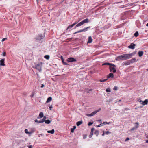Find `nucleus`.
<instances>
[{
	"mask_svg": "<svg viewBox=\"0 0 148 148\" xmlns=\"http://www.w3.org/2000/svg\"><path fill=\"white\" fill-rule=\"evenodd\" d=\"M67 61L69 62H73L76 61V60L73 58L71 57L67 59Z\"/></svg>",
	"mask_w": 148,
	"mask_h": 148,
	"instance_id": "5",
	"label": "nucleus"
},
{
	"mask_svg": "<svg viewBox=\"0 0 148 148\" xmlns=\"http://www.w3.org/2000/svg\"><path fill=\"white\" fill-rule=\"evenodd\" d=\"M62 62L63 63L64 62V60L63 59H62Z\"/></svg>",
	"mask_w": 148,
	"mask_h": 148,
	"instance_id": "54",
	"label": "nucleus"
},
{
	"mask_svg": "<svg viewBox=\"0 0 148 148\" xmlns=\"http://www.w3.org/2000/svg\"><path fill=\"white\" fill-rule=\"evenodd\" d=\"M86 115L87 116H93L92 114H91V113L90 114H86Z\"/></svg>",
	"mask_w": 148,
	"mask_h": 148,
	"instance_id": "38",
	"label": "nucleus"
},
{
	"mask_svg": "<svg viewBox=\"0 0 148 148\" xmlns=\"http://www.w3.org/2000/svg\"><path fill=\"white\" fill-rule=\"evenodd\" d=\"M121 101V100H119V101Z\"/></svg>",
	"mask_w": 148,
	"mask_h": 148,
	"instance_id": "58",
	"label": "nucleus"
},
{
	"mask_svg": "<svg viewBox=\"0 0 148 148\" xmlns=\"http://www.w3.org/2000/svg\"><path fill=\"white\" fill-rule=\"evenodd\" d=\"M140 103L143 105H145L147 104L148 101L147 99L145 100L144 101L140 100Z\"/></svg>",
	"mask_w": 148,
	"mask_h": 148,
	"instance_id": "4",
	"label": "nucleus"
},
{
	"mask_svg": "<svg viewBox=\"0 0 148 148\" xmlns=\"http://www.w3.org/2000/svg\"><path fill=\"white\" fill-rule=\"evenodd\" d=\"M147 100H148V99Z\"/></svg>",
	"mask_w": 148,
	"mask_h": 148,
	"instance_id": "60",
	"label": "nucleus"
},
{
	"mask_svg": "<svg viewBox=\"0 0 148 148\" xmlns=\"http://www.w3.org/2000/svg\"><path fill=\"white\" fill-rule=\"evenodd\" d=\"M52 100V98L51 97H48L47 98V99L46 101V103H48L50 102Z\"/></svg>",
	"mask_w": 148,
	"mask_h": 148,
	"instance_id": "16",
	"label": "nucleus"
},
{
	"mask_svg": "<svg viewBox=\"0 0 148 148\" xmlns=\"http://www.w3.org/2000/svg\"><path fill=\"white\" fill-rule=\"evenodd\" d=\"M97 121L99 122H101L102 121L101 120H97Z\"/></svg>",
	"mask_w": 148,
	"mask_h": 148,
	"instance_id": "52",
	"label": "nucleus"
},
{
	"mask_svg": "<svg viewBox=\"0 0 148 148\" xmlns=\"http://www.w3.org/2000/svg\"><path fill=\"white\" fill-rule=\"evenodd\" d=\"M63 64H64L65 65L67 64L66 62H63Z\"/></svg>",
	"mask_w": 148,
	"mask_h": 148,
	"instance_id": "53",
	"label": "nucleus"
},
{
	"mask_svg": "<svg viewBox=\"0 0 148 148\" xmlns=\"http://www.w3.org/2000/svg\"><path fill=\"white\" fill-rule=\"evenodd\" d=\"M2 55L3 56H5V55H6V53L5 52H3L2 54Z\"/></svg>",
	"mask_w": 148,
	"mask_h": 148,
	"instance_id": "40",
	"label": "nucleus"
},
{
	"mask_svg": "<svg viewBox=\"0 0 148 148\" xmlns=\"http://www.w3.org/2000/svg\"><path fill=\"white\" fill-rule=\"evenodd\" d=\"M83 25V24L82 23V21L81 22H80L76 26V27H78L82 25Z\"/></svg>",
	"mask_w": 148,
	"mask_h": 148,
	"instance_id": "19",
	"label": "nucleus"
},
{
	"mask_svg": "<svg viewBox=\"0 0 148 148\" xmlns=\"http://www.w3.org/2000/svg\"><path fill=\"white\" fill-rule=\"evenodd\" d=\"M40 136H44V134H39V135H38V136L39 137H40Z\"/></svg>",
	"mask_w": 148,
	"mask_h": 148,
	"instance_id": "43",
	"label": "nucleus"
},
{
	"mask_svg": "<svg viewBox=\"0 0 148 148\" xmlns=\"http://www.w3.org/2000/svg\"><path fill=\"white\" fill-rule=\"evenodd\" d=\"M25 132L27 134H31V132H29L28 131V130L26 129L25 130Z\"/></svg>",
	"mask_w": 148,
	"mask_h": 148,
	"instance_id": "26",
	"label": "nucleus"
},
{
	"mask_svg": "<svg viewBox=\"0 0 148 148\" xmlns=\"http://www.w3.org/2000/svg\"><path fill=\"white\" fill-rule=\"evenodd\" d=\"M108 64V65H112V66H115V65L113 64H111V63H106L104 64Z\"/></svg>",
	"mask_w": 148,
	"mask_h": 148,
	"instance_id": "31",
	"label": "nucleus"
},
{
	"mask_svg": "<svg viewBox=\"0 0 148 148\" xmlns=\"http://www.w3.org/2000/svg\"><path fill=\"white\" fill-rule=\"evenodd\" d=\"M42 63L41 62L35 65V68L39 72H40L42 71Z\"/></svg>",
	"mask_w": 148,
	"mask_h": 148,
	"instance_id": "2",
	"label": "nucleus"
},
{
	"mask_svg": "<svg viewBox=\"0 0 148 148\" xmlns=\"http://www.w3.org/2000/svg\"><path fill=\"white\" fill-rule=\"evenodd\" d=\"M138 35V31H136L134 34V36L135 37H137Z\"/></svg>",
	"mask_w": 148,
	"mask_h": 148,
	"instance_id": "27",
	"label": "nucleus"
},
{
	"mask_svg": "<svg viewBox=\"0 0 148 148\" xmlns=\"http://www.w3.org/2000/svg\"><path fill=\"white\" fill-rule=\"evenodd\" d=\"M93 123V122H89L88 123V126H91V125H92Z\"/></svg>",
	"mask_w": 148,
	"mask_h": 148,
	"instance_id": "36",
	"label": "nucleus"
},
{
	"mask_svg": "<svg viewBox=\"0 0 148 148\" xmlns=\"http://www.w3.org/2000/svg\"><path fill=\"white\" fill-rule=\"evenodd\" d=\"M46 117L45 116H44L43 118L42 119L43 122H44L46 120Z\"/></svg>",
	"mask_w": 148,
	"mask_h": 148,
	"instance_id": "33",
	"label": "nucleus"
},
{
	"mask_svg": "<svg viewBox=\"0 0 148 148\" xmlns=\"http://www.w3.org/2000/svg\"><path fill=\"white\" fill-rule=\"evenodd\" d=\"M86 115L87 116H93L92 114H91V113L90 114H86Z\"/></svg>",
	"mask_w": 148,
	"mask_h": 148,
	"instance_id": "39",
	"label": "nucleus"
},
{
	"mask_svg": "<svg viewBox=\"0 0 148 148\" xmlns=\"http://www.w3.org/2000/svg\"><path fill=\"white\" fill-rule=\"evenodd\" d=\"M146 143H148V140H146Z\"/></svg>",
	"mask_w": 148,
	"mask_h": 148,
	"instance_id": "55",
	"label": "nucleus"
},
{
	"mask_svg": "<svg viewBox=\"0 0 148 148\" xmlns=\"http://www.w3.org/2000/svg\"><path fill=\"white\" fill-rule=\"evenodd\" d=\"M125 110H130V109H129L128 108H126L125 109Z\"/></svg>",
	"mask_w": 148,
	"mask_h": 148,
	"instance_id": "47",
	"label": "nucleus"
},
{
	"mask_svg": "<svg viewBox=\"0 0 148 148\" xmlns=\"http://www.w3.org/2000/svg\"><path fill=\"white\" fill-rule=\"evenodd\" d=\"M82 123V121H79L77 123V125L78 126L80 125Z\"/></svg>",
	"mask_w": 148,
	"mask_h": 148,
	"instance_id": "23",
	"label": "nucleus"
},
{
	"mask_svg": "<svg viewBox=\"0 0 148 148\" xmlns=\"http://www.w3.org/2000/svg\"><path fill=\"white\" fill-rule=\"evenodd\" d=\"M77 24V22H75V23H74L73 24H72V25H73V26H74L75 25H76V24Z\"/></svg>",
	"mask_w": 148,
	"mask_h": 148,
	"instance_id": "48",
	"label": "nucleus"
},
{
	"mask_svg": "<svg viewBox=\"0 0 148 148\" xmlns=\"http://www.w3.org/2000/svg\"><path fill=\"white\" fill-rule=\"evenodd\" d=\"M135 45V44L133 43H132L130 45L128 46V48L132 49H134Z\"/></svg>",
	"mask_w": 148,
	"mask_h": 148,
	"instance_id": "6",
	"label": "nucleus"
},
{
	"mask_svg": "<svg viewBox=\"0 0 148 148\" xmlns=\"http://www.w3.org/2000/svg\"><path fill=\"white\" fill-rule=\"evenodd\" d=\"M110 133H111V132L108 131H107L106 132H105L104 131H103V133L102 134V136H104L105 134H106L107 135H108L109 134H110Z\"/></svg>",
	"mask_w": 148,
	"mask_h": 148,
	"instance_id": "15",
	"label": "nucleus"
},
{
	"mask_svg": "<svg viewBox=\"0 0 148 148\" xmlns=\"http://www.w3.org/2000/svg\"><path fill=\"white\" fill-rule=\"evenodd\" d=\"M110 69L111 71H112L114 73H115L116 72V70L114 67L110 66Z\"/></svg>",
	"mask_w": 148,
	"mask_h": 148,
	"instance_id": "8",
	"label": "nucleus"
},
{
	"mask_svg": "<svg viewBox=\"0 0 148 148\" xmlns=\"http://www.w3.org/2000/svg\"><path fill=\"white\" fill-rule=\"evenodd\" d=\"M135 124H136V125H135V126L133 128L130 129V131H133L135 130H136L139 127V124L138 122H136Z\"/></svg>",
	"mask_w": 148,
	"mask_h": 148,
	"instance_id": "3",
	"label": "nucleus"
},
{
	"mask_svg": "<svg viewBox=\"0 0 148 148\" xmlns=\"http://www.w3.org/2000/svg\"><path fill=\"white\" fill-rule=\"evenodd\" d=\"M110 77L112 78L114 77V75L112 73H110L107 76V78H108Z\"/></svg>",
	"mask_w": 148,
	"mask_h": 148,
	"instance_id": "13",
	"label": "nucleus"
},
{
	"mask_svg": "<svg viewBox=\"0 0 148 148\" xmlns=\"http://www.w3.org/2000/svg\"><path fill=\"white\" fill-rule=\"evenodd\" d=\"M114 90H117V87L116 86H115L114 87Z\"/></svg>",
	"mask_w": 148,
	"mask_h": 148,
	"instance_id": "41",
	"label": "nucleus"
},
{
	"mask_svg": "<svg viewBox=\"0 0 148 148\" xmlns=\"http://www.w3.org/2000/svg\"><path fill=\"white\" fill-rule=\"evenodd\" d=\"M45 122L46 124H49L51 123V121L49 120H47Z\"/></svg>",
	"mask_w": 148,
	"mask_h": 148,
	"instance_id": "22",
	"label": "nucleus"
},
{
	"mask_svg": "<svg viewBox=\"0 0 148 148\" xmlns=\"http://www.w3.org/2000/svg\"><path fill=\"white\" fill-rule=\"evenodd\" d=\"M44 86V85L43 84H42V85H41V88H43V87Z\"/></svg>",
	"mask_w": 148,
	"mask_h": 148,
	"instance_id": "49",
	"label": "nucleus"
},
{
	"mask_svg": "<svg viewBox=\"0 0 148 148\" xmlns=\"http://www.w3.org/2000/svg\"><path fill=\"white\" fill-rule=\"evenodd\" d=\"M103 125V123H101L99 125L96 126V127H99L102 126Z\"/></svg>",
	"mask_w": 148,
	"mask_h": 148,
	"instance_id": "35",
	"label": "nucleus"
},
{
	"mask_svg": "<svg viewBox=\"0 0 148 148\" xmlns=\"http://www.w3.org/2000/svg\"><path fill=\"white\" fill-rule=\"evenodd\" d=\"M86 138V137L84 136V137H83V138L85 139V138Z\"/></svg>",
	"mask_w": 148,
	"mask_h": 148,
	"instance_id": "57",
	"label": "nucleus"
},
{
	"mask_svg": "<svg viewBox=\"0 0 148 148\" xmlns=\"http://www.w3.org/2000/svg\"><path fill=\"white\" fill-rule=\"evenodd\" d=\"M6 39V38H3L2 40V42H3L4 41H5Z\"/></svg>",
	"mask_w": 148,
	"mask_h": 148,
	"instance_id": "46",
	"label": "nucleus"
},
{
	"mask_svg": "<svg viewBox=\"0 0 148 148\" xmlns=\"http://www.w3.org/2000/svg\"><path fill=\"white\" fill-rule=\"evenodd\" d=\"M92 41V39L91 36H90L88 38V41L87 42V43H91Z\"/></svg>",
	"mask_w": 148,
	"mask_h": 148,
	"instance_id": "11",
	"label": "nucleus"
},
{
	"mask_svg": "<svg viewBox=\"0 0 148 148\" xmlns=\"http://www.w3.org/2000/svg\"><path fill=\"white\" fill-rule=\"evenodd\" d=\"M146 26L148 27V23L147 24Z\"/></svg>",
	"mask_w": 148,
	"mask_h": 148,
	"instance_id": "56",
	"label": "nucleus"
},
{
	"mask_svg": "<svg viewBox=\"0 0 148 148\" xmlns=\"http://www.w3.org/2000/svg\"><path fill=\"white\" fill-rule=\"evenodd\" d=\"M40 38H39V39L40 40L43 38V36H40Z\"/></svg>",
	"mask_w": 148,
	"mask_h": 148,
	"instance_id": "45",
	"label": "nucleus"
},
{
	"mask_svg": "<svg viewBox=\"0 0 148 148\" xmlns=\"http://www.w3.org/2000/svg\"><path fill=\"white\" fill-rule=\"evenodd\" d=\"M4 60V59H2L0 60V65L1 66H5Z\"/></svg>",
	"mask_w": 148,
	"mask_h": 148,
	"instance_id": "7",
	"label": "nucleus"
},
{
	"mask_svg": "<svg viewBox=\"0 0 148 148\" xmlns=\"http://www.w3.org/2000/svg\"><path fill=\"white\" fill-rule=\"evenodd\" d=\"M35 122H37L38 123H43L42 120H40V121H38L37 119H35Z\"/></svg>",
	"mask_w": 148,
	"mask_h": 148,
	"instance_id": "20",
	"label": "nucleus"
},
{
	"mask_svg": "<svg viewBox=\"0 0 148 148\" xmlns=\"http://www.w3.org/2000/svg\"><path fill=\"white\" fill-rule=\"evenodd\" d=\"M29 148H32V145L29 146Z\"/></svg>",
	"mask_w": 148,
	"mask_h": 148,
	"instance_id": "51",
	"label": "nucleus"
},
{
	"mask_svg": "<svg viewBox=\"0 0 148 148\" xmlns=\"http://www.w3.org/2000/svg\"><path fill=\"white\" fill-rule=\"evenodd\" d=\"M73 26L72 24L71 25H70L69 26H68L67 27V29H71L72 28Z\"/></svg>",
	"mask_w": 148,
	"mask_h": 148,
	"instance_id": "24",
	"label": "nucleus"
},
{
	"mask_svg": "<svg viewBox=\"0 0 148 148\" xmlns=\"http://www.w3.org/2000/svg\"><path fill=\"white\" fill-rule=\"evenodd\" d=\"M34 95V92H33L32 95H31V97H32Z\"/></svg>",
	"mask_w": 148,
	"mask_h": 148,
	"instance_id": "42",
	"label": "nucleus"
},
{
	"mask_svg": "<svg viewBox=\"0 0 148 148\" xmlns=\"http://www.w3.org/2000/svg\"><path fill=\"white\" fill-rule=\"evenodd\" d=\"M97 136L99 135V131L98 130H96L95 132L94 133Z\"/></svg>",
	"mask_w": 148,
	"mask_h": 148,
	"instance_id": "28",
	"label": "nucleus"
},
{
	"mask_svg": "<svg viewBox=\"0 0 148 148\" xmlns=\"http://www.w3.org/2000/svg\"><path fill=\"white\" fill-rule=\"evenodd\" d=\"M134 53L126 54L118 56L116 58V60L119 61L121 60H126L131 58Z\"/></svg>",
	"mask_w": 148,
	"mask_h": 148,
	"instance_id": "1",
	"label": "nucleus"
},
{
	"mask_svg": "<svg viewBox=\"0 0 148 148\" xmlns=\"http://www.w3.org/2000/svg\"><path fill=\"white\" fill-rule=\"evenodd\" d=\"M94 128H92L91 129V131L90 134L89 136V137L90 138H91L92 137L93 134V132H94Z\"/></svg>",
	"mask_w": 148,
	"mask_h": 148,
	"instance_id": "9",
	"label": "nucleus"
},
{
	"mask_svg": "<svg viewBox=\"0 0 148 148\" xmlns=\"http://www.w3.org/2000/svg\"><path fill=\"white\" fill-rule=\"evenodd\" d=\"M76 127L75 126H73V128H71V132L72 133L73 132L74 130L75 129H76Z\"/></svg>",
	"mask_w": 148,
	"mask_h": 148,
	"instance_id": "21",
	"label": "nucleus"
},
{
	"mask_svg": "<svg viewBox=\"0 0 148 148\" xmlns=\"http://www.w3.org/2000/svg\"><path fill=\"white\" fill-rule=\"evenodd\" d=\"M52 108V106H50V107H49L50 110H51V108Z\"/></svg>",
	"mask_w": 148,
	"mask_h": 148,
	"instance_id": "50",
	"label": "nucleus"
},
{
	"mask_svg": "<svg viewBox=\"0 0 148 148\" xmlns=\"http://www.w3.org/2000/svg\"><path fill=\"white\" fill-rule=\"evenodd\" d=\"M82 21V23L83 25L85 23H88L89 22V19L88 18H86V19L83 20Z\"/></svg>",
	"mask_w": 148,
	"mask_h": 148,
	"instance_id": "10",
	"label": "nucleus"
},
{
	"mask_svg": "<svg viewBox=\"0 0 148 148\" xmlns=\"http://www.w3.org/2000/svg\"><path fill=\"white\" fill-rule=\"evenodd\" d=\"M43 116V113L42 112L40 113L39 114V116L38 117V119L41 118H42Z\"/></svg>",
	"mask_w": 148,
	"mask_h": 148,
	"instance_id": "14",
	"label": "nucleus"
},
{
	"mask_svg": "<svg viewBox=\"0 0 148 148\" xmlns=\"http://www.w3.org/2000/svg\"><path fill=\"white\" fill-rule=\"evenodd\" d=\"M90 26H89V27H87L86 28H85L82 29L83 32H84V31L85 32V31H87L88 30V29L90 28Z\"/></svg>",
	"mask_w": 148,
	"mask_h": 148,
	"instance_id": "25",
	"label": "nucleus"
},
{
	"mask_svg": "<svg viewBox=\"0 0 148 148\" xmlns=\"http://www.w3.org/2000/svg\"><path fill=\"white\" fill-rule=\"evenodd\" d=\"M138 55L139 57H140L142 56L143 54V51H139L138 52Z\"/></svg>",
	"mask_w": 148,
	"mask_h": 148,
	"instance_id": "17",
	"label": "nucleus"
},
{
	"mask_svg": "<svg viewBox=\"0 0 148 148\" xmlns=\"http://www.w3.org/2000/svg\"><path fill=\"white\" fill-rule=\"evenodd\" d=\"M54 132H55V131H54V130L53 129V130H51L48 131H47V133H50L51 134H54Z\"/></svg>",
	"mask_w": 148,
	"mask_h": 148,
	"instance_id": "18",
	"label": "nucleus"
},
{
	"mask_svg": "<svg viewBox=\"0 0 148 148\" xmlns=\"http://www.w3.org/2000/svg\"><path fill=\"white\" fill-rule=\"evenodd\" d=\"M130 140V138H127L125 140V141H127Z\"/></svg>",
	"mask_w": 148,
	"mask_h": 148,
	"instance_id": "44",
	"label": "nucleus"
},
{
	"mask_svg": "<svg viewBox=\"0 0 148 148\" xmlns=\"http://www.w3.org/2000/svg\"><path fill=\"white\" fill-rule=\"evenodd\" d=\"M110 123V122H103V124L104 125H105L106 124H109Z\"/></svg>",
	"mask_w": 148,
	"mask_h": 148,
	"instance_id": "30",
	"label": "nucleus"
},
{
	"mask_svg": "<svg viewBox=\"0 0 148 148\" xmlns=\"http://www.w3.org/2000/svg\"><path fill=\"white\" fill-rule=\"evenodd\" d=\"M83 32V29H82L80 30H79V31L76 32L75 33V34L77 33H80V32Z\"/></svg>",
	"mask_w": 148,
	"mask_h": 148,
	"instance_id": "37",
	"label": "nucleus"
},
{
	"mask_svg": "<svg viewBox=\"0 0 148 148\" xmlns=\"http://www.w3.org/2000/svg\"><path fill=\"white\" fill-rule=\"evenodd\" d=\"M101 110V108H99L98 110H96V111H94V112H92L91 113V114L93 116L94 115H95V114H96L97 112H99V111H100Z\"/></svg>",
	"mask_w": 148,
	"mask_h": 148,
	"instance_id": "12",
	"label": "nucleus"
},
{
	"mask_svg": "<svg viewBox=\"0 0 148 148\" xmlns=\"http://www.w3.org/2000/svg\"><path fill=\"white\" fill-rule=\"evenodd\" d=\"M106 91L107 92H110L111 91L110 89L109 88L106 89Z\"/></svg>",
	"mask_w": 148,
	"mask_h": 148,
	"instance_id": "34",
	"label": "nucleus"
},
{
	"mask_svg": "<svg viewBox=\"0 0 148 148\" xmlns=\"http://www.w3.org/2000/svg\"><path fill=\"white\" fill-rule=\"evenodd\" d=\"M107 80V79H101L100 80V82H105Z\"/></svg>",
	"mask_w": 148,
	"mask_h": 148,
	"instance_id": "32",
	"label": "nucleus"
},
{
	"mask_svg": "<svg viewBox=\"0 0 148 148\" xmlns=\"http://www.w3.org/2000/svg\"><path fill=\"white\" fill-rule=\"evenodd\" d=\"M44 57L47 59H49V56L48 55L45 56Z\"/></svg>",
	"mask_w": 148,
	"mask_h": 148,
	"instance_id": "29",
	"label": "nucleus"
},
{
	"mask_svg": "<svg viewBox=\"0 0 148 148\" xmlns=\"http://www.w3.org/2000/svg\"><path fill=\"white\" fill-rule=\"evenodd\" d=\"M147 137L148 138V136H147Z\"/></svg>",
	"mask_w": 148,
	"mask_h": 148,
	"instance_id": "59",
	"label": "nucleus"
}]
</instances>
